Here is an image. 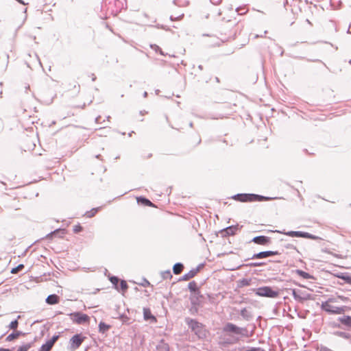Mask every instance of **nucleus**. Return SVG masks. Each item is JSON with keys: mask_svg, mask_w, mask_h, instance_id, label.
<instances>
[{"mask_svg": "<svg viewBox=\"0 0 351 351\" xmlns=\"http://www.w3.org/2000/svg\"><path fill=\"white\" fill-rule=\"evenodd\" d=\"M276 232L281 233V234H286L289 237H302V238H306V239H311L313 240H317V239H319L317 236L311 234L308 232H302V231H289V232L284 231V232H282V231L276 230Z\"/></svg>", "mask_w": 351, "mask_h": 351, "instance_id": "39448f33", "label": "nucleus"}, {"mask_svg": "<svg viewBox=\"0 0 351 351\" xmlns=\"http://www.w3.org/2000/svg\"><path fill=\"white\" fill-rule=\"evenodd\" d=\"M215 80H216L217 82H219V78H218L217 77H215Z\"/></svg>", "mask_w": 351, "mask_h": 351, "instance_id": "4d7b16f0", "label": "nucleus"}, {"mask_svg": "<svg viewBox=\"0 0 351 351\" xmlns=\"http://www.w3.org/2000/svg\"><path fill=\"white\" fill-rule=\"evenodd\" d=\"M147 93L146 91H145L143 93V97H147Z\"/></svg>", "mask_w": 351, "mask_h": 351, "instance_id": "3c124183", "label": "nucleus"}, {"mask_svg": "<svg viewBox=\"0 0 351 351\" xmlns=\"http://www.w3.org/2000/svg\"><path fill=\"white\" fill-rule=\"evenodd\" d=\"M60 232H62V234H64V230L56 229L54 231L47 234L46 238L47 239H51L53 236H56Z\"/></svg>", "mask_w": 351, "mask_h": 351, "instance_id": "c85d7f7f", "label": "nucleus"}, {"mask_svg": "<svg viewBox=\"0 0 351 351\" xmlns=\"http://www.w3.org/2000/svg\"><path fill=\"white\" fill-rule=\"evenodd\" d=\"M348 33L351 34L350 27H349V29L348 30Z\"/></svg>", "mask_w": 351, "mask_h": 351, "instance_id": "6e6d98bb", "label": "nucleus"}, {"mask_svg": "<svg viewBox=\"0 0 351 351\" xmlns=\"http://www.w3.org/2000/svg\"><path fill=\"white\" fill-rule=\"evenodd\" d=\"M161 276L163 279H171L173 277L170 270L162 271L161 273Z\"/></svg>", "mask_w": 351, "mask_h": 351, "instance_id": "7c9ffc66", "label": "nucleus"}, {"mask_svg": "<svg viewBox=\"0 0 351 351\" xmlns=\"http://www.w3.org/2000/svg\"><path fill=\"white\" fill-rule=\"evenodd\" d=\"M256 295L261 297H267L270 298H275L278 295V291L274 290L271 287L264 286L256 289L255 291Z\"/></svg>", "mask_w": 351, "mask_h": 351, "instance_id": "f03ea898", "label": "nucleus"}, {"mask_svg": "<svg viewBox=\"0 0 351 351\" xmlns=\"http://www.w3.org/2000/svg\"><path fill=\"white\" fill-rule=\"evenodd\" d=\"M23 268H24V265L23 264H19L17 267L12 269L11 273L16 274L19 271H21Z\"/></svg>", "mask_w": 351, "mask_h": 351, "instance_id": "72a5a7b5", "label": "nucleus"}, {"mask_svg": "<svg viewBox=\"0 0 351 351\" xmlns=\"http://www.w3.org/2000/svg\"><path fill=\"white\" fill-rule=\"evenodd\" d=\"M119 287H120V289L123 292L126 291L128 288L126 281L123 280L120 281Z\"/></svg>", "mask_w": 351, "mask_h": 351, "instance_id": "473e14b6", "label": "nucleus"}, {"mask_svg": "<svg viewBox=\"0 0 351 351\" xmlns=\"http://www.w3.org/2000/svg\"><path fill=\"white\" fill-rule=\"evenodd\" d=\"M149 285V281L146 280H145V282H144V284L143 285V286H145V285Z\"/></svg>", "mask_w": 351, "mask_h": 351, "instance_id": "de8ad7c7", "label": "nucleus"}, {"mask_svg": "<svg viewBox=\"0 0 351 351\" xmlns=\"http://www.w3.org/2000/svg\"><path fill=\"white\" fill-rule=\"evenodd\" d=\"M60 298L56 294H51L45 300L46 303L50 305L56 304L59 302Z\"/></svg>", "mask_w": 351, "mask_h": 351, "instance_id": "2eb2a0df", "label": "nucleus"}, {"mask_svg": "<svg viewBox=\"0 0 351 351\" xmlns=\"http://www.w3.org/2000/svg\"><path fill=\"white\" fill-rule=\"evenodd\" d=\"M136 200H137V203L138 204L151 206V207L154 206V204L149 199H148L147 198H146L145 197H142V196L138 197L136 198Z\"/></svg>", "mask_w": 351, "mask_h": 351, "instance_id": "dca6fc26", "label": "nucleus"}, {"mask_svg": "<svg viewBox=\"0 0 351 351\" xmlns=\"http://www.w3.org/2000/svg\"><path fill=\"white\" fill-rule=\"evenodd\" d=\"M163 349H164V351H169V346H168V345H167V344L165 345Z\"/></svg>", "mask_w": 351, "mask_h": 351, "instance_id": "49530a36", "label": "nucleus"}, {"mask_svg": "<svg viewBox=\"0 0 351 351\" xmlns=\"http://www.w3.org/2000/svg\"><path fill=\"white\" fill-rule=\"evenodd\" d=\"M151 47L154 49L156 52L159 51L160 54H163L161 49L158 46L154 45H151Z\"/></svg>", "mask_w": 351, "mask_h": 351, "instance_id": "79ce46f5", "label": "nucleus"}, {"mask_svg": "<svg viewBox=\"0 0 351 351\" xmlns=\"http://www.w3.org/2000/svg\"><path fill=\"white\" fill-rule=\"evenodd\" d=\"M339 321L342 324L351 328V316L343 315L339 318Z\"/></svg>", "mask_w": 351, "mask_h": 351, "instance_id": "aec40b11", "label": "nucleus"}, {"mask_svg": "<svg viewBox=\"0 0 351 351\" xmlns=\"http://www.w3.org/2000/svg\"><path fill=\"white\" fill-rule=\"evenodd\" d=\"M202 298L201 293L199 292V295H195L194 293H192V296L191 298V303L194 305L199 304L200 300L199 299Z\"/></svg>", "mask_w": 351, "mask_h": 351, "instance_id": "a878e982", "label": "nucleus"}, {"mask_svg": "<svg viewBox=\"0 0 351 351\" xmlns=\"http://www.w3.org/2000/svg\"><path fill=\"white\" fill-rule=\"evenodd\" d=\"M18 326H19L18 320L15 319V320L11 322V323L9 325V328L10 329L15 330L17 328Z\"/></svg>", "mask_w": 351, "mask_h": 351, "instance_id": "c9c22d12", "label": "nucleus"}, {"mask_svg": "<svg viewBox=\"0 0 351 351\" xmlns=\"http://www.w3.org/2000/svg\"><path fill=\"white\" fill-rule=\"evenodd\" d=\"M183 268L184 265L182 263H177L173 267V272L176 275L180 274L182 272Z\"/></svg>", "mask_w": 351, "mask_h": 351, "instance_id": "5701e85b", "label": "nucleus"}, {"mask_svg": "<svg viewBox=\"0 0 351 351\" xmlns=\"http://www.w3.org/2000/svg\"><path fill=\"white\" fill-rule=\"evenodd\" d=\"M285 247L287 249H291V250H294L295 251H297L298 252V250L297 249V247L292 243H288L285 245Z\"/></svg>", "mask_w": 351, "mask_h": 351, "instance_id": "a19ab883", "label": "nucleus"}, {"mask_svg": "<svg viewBox=\"0 0 351 351\" xmlns=\"http://www.w3.org/2000/svg\"><path fill=\"white\" fill-rule=\"evenodd\" d=\"M100 118H101V117H100V116H99L98 117H97V118L95 119V121H96V122H98V121H99V120L100 119Z\"/></svg>", "mask_w": 351, "mask_h": 351, "instance_id": "603ef678", "label": "nucleus"}, {"mask_svg": "<svg viewBox=\"0 0 351 351\" xmlns=\"http://www.w3.org/2000/svg\"><path fill=\"white\" fill-rule=\"evenodd\" d=\"M110 328V326L108 325V324H106V323L103 322H101L99 324V332H101V333H105L106 332H107Z\"/></svg>", "mask_w": 351, "mask_h": 351, "instance_id": "393cba45", "label": "nucleus"}, {"mask_svg": "<svg viewBox=\"0 0 351 351\" xmlns=\"http://www.w3.org/2000/svg\"><path fill=\"white\" fill-rule=\"evenodd\" d=\"M252 241L254 243L258 244V245H266L270 243L271 239L269 237L264 236V235H260L254 237L252 239Z\"/></svg>", "mask_w": 351, "mask_h": 351, "instance_id": "ddd939ff", "label": "nucleus"}, {"mask_svg": "<svg viewBox=\"0 0 351 351\" xmlns=\"http://www.w3.org/2000/svg\"><path fill=\"white\" fill-rule=\"evenodd\" d=\"M69 315L73 322L77 324H88L90 321V317L84 313L81 312H75L70 313Z\"/></svg>", "mask_w": 351, "mask_h": 351, "instance_id": "423d86ee", "label": "nucleus"}, {"mask_svg": "<svg viewBox=\"0 0 351 351\" xmlns=\"http://www.w3.org/2000/svg\"><path fill=\"white\" fill-rule=\"evenodd\" d=\"M0 351H10L9 349L6 348H0Z\"/></svg>", "mask_w": 351, "mask_h": 351, "instance_id": "09e8293b", "label": "nucleus"}, {"mask_svg": "<svg viewBox=\"0 0 351 351\" xmlns=\"http://www.w3.org/2000/svg\"><path fill=\"white\" fill-rule=\"evenodd\" d=\"M99 209V208H95L90 210V211H87L86 213V216L88 217H93L97 213Z\"/></svg>", "mask_w": 351, "mask_h": 351, "instance_id": "2f4dec72", "label": "nucleus"}, {"mask_svg": "<svg viewBox=\"0 0 351 351\" xmlns=\"http://www.w3.org/2000/svg\"><path fill=\"white\" fill-rule=\"evenodd\" d=\"M190 126H191V127H192V126H193V123H190Z\"/></svg>", "mask_w": 351, "mask_h": 351, "instance_id": "bf43d9fd", "label": "nucleus"}, {"mask_svg": "<svg viewBox=\"0 0 351 351\" xmlns=\"http://www.w3.org/2000/svg\"><path fill=\"white\" fill-rule=\"evenodd\" d=\"M252 193H239L234 195L232 198L241 202H252Z\"/></svg>", "mask_w": 351, "mask_h": 351, "instance_id": "f8f14e48", "label": "nucleus"}, {"mask_svg": "<svg viewBox=\"0 0 351 351\" xmlns=\"http://www.w3.org/2000/svg\"><path fill=\"white\" fill-rule=\"evenodd\" d=\"M322 308L331 314H341L343 312L341 307L332 306L328 301L322 302Z\"/></svg>", "mask_w": 351, "mask_h": 351, "instance_id": "6e6552de", "label": "nucleus"}, {"mask_svg": "<svg viewBox=\"0 0 351 351\" xmlns=\"http://www.w3.org/2000/svg\"><path fill=\"white\" fill-rule=\"evenodd\" d=\"M173 4H174V5H178V3H177V2H176V0H174V1H173Z\"/></svg>", "mask_w": 351, "mask_h": 351, "instance_id": "5fc2aeb1", "label": "nucleus"}, {"mask_svg": "<svg viewBox=\"0 0 351 351\" xmlns=\"http://www.w3.org/2000/svg\"><path fill=\"white\" fill-rule=\"evenodd\" d=\"M183 16H184V14H182V15L179 16H178V18H176V19H174V18L171 16L170 17V19H171V21H175V20H177V19H182V18L183 17Z\"/></svg>", "mask_w": 351, "mask_h": 351, "instance_id": "a18cd8bd", "label": "nucleus"}, {"mask_svg": "<svg viewBox=\"0 0 351 351\" xmlns=\"http://www.w3.org/2000/svg\"><path fill=\"white\" fill-rule=\"evenodd\" d=\"M251 283V279L248 278H243L240 280L238 282V287H243L250 285Z\"/></svg>", "mask_w": 351, "mask_h": 351, "instance_id": "bb28decb", "label": "nucleus"}, {"mask_svg": "<svg viewBox=\"0 0 351 351\" xmlns=\"http://www.w3.org/2000/svg\"><path fill=\"white\" fill-rule=\"evenodd\" d=\"M201 266L202 265H200L197 266L196 268L190 270L188 273L183 275L182 278L180 279V280H189L191 278L195 277L199 271Z\"/></svg>", "mask_w": 351, "mask_h": 351, "instance_id": "4468645a", "label": "nucleus"}, {"mask_svg": "<svg viewBox=\"0 0 351 351\" xmlns=\"http://www.w3.org/2000/svg\"><path fill=\"white\" fill-rule=\"evenodd\" d=\"M188 288L191 293H194L195 295H199V289L195 281H191L188 285Z\"/></svg>", "mask_w": 351, "mask_h": 351, "instance_id": "6ab92c4d", "label": "nucleus"}, {"mask_svg": "<svg viewBox=\"0 0 351 351\" xmlns=\"http://www.w3.org/2000/svg\"><path fill=\"white\" fill-rule=\"evenodd\" d=\"M245 351H266L261 348H250V349L245 350Z\"/></svg>", "mask_w": 351, "mask_h": 351, "instance_id": "37998d69", "label": "nucleus"}, {"mask_svg": "<svg viewBox=\"0 0 351 351\" xmlns=\"http://www.w3.org/2000/svg\"><path fill=\"white\" fill-rule=\"evenodd\" d=\"M295 273L298 274L300 276H301L304 279L308 280V279L313 278V277L311 274H309L308 273L304 271L301 269H296Z\"/></svg>", "mask_w": 351, "mask_h": 351, "instance_id": "b1692460", "label": "nucleus"}, {"mask_svg": "<svg viewBox=\"0 0 351 351\" xmlns=\"http://www.w3.org/2000/svg\"><path fill=\"white\" fill-rule=\"evenodd\" d=\"M32 346L31 343H27L20 346L17 351H27Z\"/></svg>", "mask_w": 351, "mask_h": 351, "instance_id": "f704fd0d", "label": "nucleus"}, {"mask_svg": "<svg viewBox=\"0 0 351 351\" xmlns=\"http://www.w3.org/2000/svg\"><path fill=\"white\" fill-rule=\"evenodd\" d=\"M223 331L231 332L235 335H247V329L246 328H240L232 323H227L223 327Z\"/></svg>", "mask_w": 351, "mask_h": 351, "instance_id": "7ed1b4c3", "label": "nucleus"}, {"mask_svg": "<svg viewBox=\"0 0 351 351\" xmlns=\"http://www.w3.org/2000/svg\"><path fill=\"white\" fill-rule=\"evenodd\" d=\"M240 314L242 316V317L246 321H250L253 318L252 313L250 311H248L246 308H242L241 310Z\"/></svg>", "mask_w": 351, "mask_h": 351, "instance_id": "a211bd4d", "label": "nucleus"}, {"mask_svg": "<svg viewBox=\"0 0 351 351\" xmlns=\"http://www.w3.org/2000/svg\"><path fill=\"white\" fill-rule=\"evenodd\" d=\"M59 335H54L48 340L45 343L43 344L38 351H50L56 341L58 339Z\"/></svg>", "mask_w": 351, "mask_h": 351, "instance_id": "9d476101", "label": "nucleus"}, {"mask_svg": "<svg viewBox=\"0 0 351 351\" xmlns=\"http://www.w3.org/2000/svg\"><path fill=\"white\" fill-rule=\"evenodd\" d=\"M110 281L111 282V283L114 286V288L117 289V290H119V285H118V283L119 282V279L118 277L117 276H111L110 278Z\"/></svg>", "mask_w": 351, "mask_h": 351, "instance_id": "c756f323", "label": "nucleus"}, {"mask_svg": "<svg viewBox=\"0 0 351 351\" xmlns=\"http://www.w3.org/2000/svg\"><path fill=\"white\" fill-rule=\"evenodd\" d=\"M349 63L351 64V60L349 61Z\"/></svg>", "mask_w": 351, "mask_h": 351, "instance_id": "052dcab7", "label": "nucleus"}, {"mask_svg": "<svg viewBox=\"0 0 351 351\" xmlns=\"http://www.w3.org/2000/svg\"><path fill=\"white\" fill-rule=\"evenodd\" d=\"M143 317L145 320L156 321V318L152 314L150 309L148 308H143Z\"/></svg>", "mask_w": 351, "mask_h": 351, "instance_id": "f3484780", "label": "nucleus"}, {"mask_svg": "<svg viewBox=\"0 0 351 351\" xmlns=\"http://www.w3.org/2000/svg\"><path fill=\"white\" fill-rule=\"evenodd\" d=\"M280 254V253L278 251H264V252H260L256 254H254L252 256L251 259H261V258H265L269 256H272L274 255Z\"/></svg>", "mask_w": 351, "mask_h": 351, "instance_id": "1a4fd4ad", "label": "nucleus"}, {"mask_svg": "<svg viewBox=\"0 0 351 351\" xmlns=\"http://www.w3.org/2000/svg\"><path fill=\"white\" fill-rule=\"evenodd\" d=\"M337 334L339 335V336L345 339H349L350 337V334L345 332H338Z\"/></svg>", "mask_w": 351, "mask_h": 351, "instance_id": "58836bf2", "label": "nucleus"}, {"mask_svg": "<svg viewBox=\"0 0 351 351\" xmlns=\"http://www.w3.org/2000/svg\"><path fill=\"white\" fill-rule=\"evenodd\" d=\"M198 68H199V69H200V70H202V69H203V66H202V65H199V66H198Z\"/></svg>", "mask_w": 351, "mask_h": 351, "instance_id": "864d4df0", "label": "nucleus"}, {"mask_svg": "<svg viewBox=\"0 0 351 351\" xmlns=\"http://www.w3.org/2000/svg\"><path fill=\"white\" fill-rule=\"evenodd\" d=\"M221 14V11H219V12H218V15H219V16H220Z\"/></svg>", "mask_w": 351, "mask_h": 351, "instance_id": "13d9d810", "label": "nucleus"}, {"mask_svg": "<svg viewBox=\"0 0 351 351\" xmlns=\"http://www.w3.org/2000/svg\"><path fill=\"white\" fill-rule=\"evenodd\" d=\"M236 11L238 12V14L243 15L245 14L247 10L245 8H237Z\"/></svg>", "mask_w": 351, "mask_h": 351, "instance_id": "4c0bfd02", "label": "nucleus"}, {"mask_svg": "<svg viewBox=\"0 0 351 351\" xmlns=\"http://www.w3.org/2000/svg\"><path fill=\"white\" fill-rule=\"evenodd\" d=\"M25 333H23L22 331H19V330H17L14 332H12L11 334H10L7 337H6V341H13L14 339L18 338L19 336L21 335H24Z\"/></svg>", "mask_w": 351, "mask_h": 351, "instance_id": "412c9836", "label": "nucleus"}, {"mask_svg": "<svg viewBox=\"0 0 351 351\" xmlns=\"http://www.w3.org/2000/svg\"><path fill=\"white\" fill-rule=\"evenodd\" d=\"M291 292L294 300L300 303L313 299L312 295L306 291L293 289Z\"/></svg>", "mask_w": 351, "mask_h": 351, "instance_id": "20e7f679", "label": "nucleus"}, {"mask_svg": "<svg viewBox=\"0 0 351 351\" xmlns=\"http://www.w3.org/2000/svg\"><path fill=\"white\" fill-rule=\"evenodd\" d=\"M84 339L85 337H83L82 334H76L73 335L70 339L71 349L73 350L77 349L81 346Z\"/></svg>", "mask_w": 351, "mask_h": 351, "instance_id": "0eeeda50", "label": "nucleus"}, {"mask_svg": "<svg viewBox=\"0 0 351 351\" xmlns=\"http://www.w3.org/2000/svg\"><path fill=\"white\" fill-rule=\"evenodd\" d=\"M185 322L191 331L193 332L199 338H204L206 337L204 326L202 323L190 317L185 318Z\"/></svg>", "mask_w": 351, "mask_h": 351, "instance_id": "f257e3e1", "label": "nucleus"}, {"mask_svg": "<svg viewBox=\"0 0 351 351\" xmlns=\"http://www.w3.org/2000/svg\"><path fill=\"white\" fill-rule=\"evenodd\" d=\"M337 277L343 280L345 282L351 285V276L348 275V274H341L338 275Z\"/></svg>", "mask_w": 351, "mask_h": 351, "instance_id": "cd10ccee", "label": "nucleus"}, {"mask_svg": "<svg viewBox=\"0 0 351 351\" xmlns=\"http://www.w3.org/2000/svg\"><path fill=\"white\" fill-rule=\"evenodd\" d=\"M265 265V263L263 262H253V263H250L247 264V265L250 266V267H260V266H263Z\"/></svg>", "mask_w": 351, "mask_h": 351, "instance_id": "e433bc0d", "label": "nucleus"}, {"mask_svg": "<svg viewBox=\"0 0 351 351\" xmlns=\"http://www.w3.org/2000/svg\"><path fill=\"white\" fill-rule=\"evenodd\" d=\"M82 227L80 225H77L73 227V232L75 233H78L82 230Z\"/></svg>", "mask_w": 351, "mask_h": 351, "instance_id": "ea45409f", "label": "nucleus"}, {"mask_svg": "<svg viewBox=\"0 0 351 351\" xmlns=\"http://www.w3.org/2000/svg\"><path fill=\"white\" fill-rule=\"evenodd\" d=\"M252 202H261L271 199L272 198L252 193Z\"/></svg>", "mask_w": 351, "mask_h": 351, "instance_id": "4be33fe9", "label": "nucleus"}, {"mask_svg": "<svg viewBox=\"0 0 351 351\" xmlns=\"http://www.w3.org/2000/svg\"><path fill=\"white\" fill-rule=\"evenodd\" d=\"M96 80V76L94 74H92V80L95 81Z\"/></svg>", "mask_w": 351, "mask_h": 351, "instance_id": "8fccbe9b", "label": "nucleus"}, {"mask_svg": "<svg viewBox=\"0 0 351 351\" xmlns=\"http://www.w3.org/2000/svg\"><path fill=\"white\" fill-rule=\"evenodd\" d=\"M239 230V225L230 226L221 231L222 237L232 236L236 234L237 231Z\"/></svg>", "mask_w": 351, "mask_h": 351, "instance_id": "9b49d317", "label": "nucleus"}, {"mask_svg": "<svg viewBox=\"0 0 351 351\" xmlns=\"http://www.w3.org/2000/svg\"><path fill=\"white\" fill-rule=\"evenodd\" d=\"M210 1L213 5H219L221 3V0H210Z\"/></svg>", "mask_w": 351, "mask_h": 351, "instance_id": "c03bdc74", "label": "nucleus"}]
</instances>
